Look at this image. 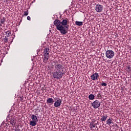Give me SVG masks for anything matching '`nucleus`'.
Here are the masks:
<instances>
[{
  "label": "nucleus",
  "mask_w": 131,
  "mask_h": 131,
  "mask_svg": "<svg viewBox=\"0 0 131 131\" xmlns=\"http://www.w3.org/2000/svg\"><path fill=\"white\" fill-rule=\"evenodd\" d=\"M98 77L99 74L98 73H95L91 75V79H92V80H98Z\"/></svg>",
  "instance_id": "11"
},
{
  "label": "nucleus",
  "mask_w": 131,
  "mask_h": 131,
  "mask_svg": "<svg viewBox=\"0 0 131 131\" xmlns=\"http://www.w3.org/2000/svg\"><path fill=\"white\" fill-rule=\"evenodd\" d=\"M69 22V20L67 18L63 19L61 21H60V23L61 24V26H63V27L64 26H65L64 28L67 30V31L68 30V26H67V25H68Z\"/></svg>",
  "instance_id": "8"
},
{
  "label": "nucleus",
  "mask_w": 131,
  "mask_h": 131,
  "mask_svg": "<svg viewBox=\"0 0 131 131\" xmlns=\"http://www.w3.org/2000/svg\"><path fill=\"white\" fill-rule=\"evenodd\" d=\"M115 55V53L113 50H107L105 52V56L107 59H112L113 57H114V55Z\"/></svg>",
  "instance_id": "6"
},
{
  "label": "nucleus",
  "mask_w": 131,
  "mask_h": 131,
  "mask_svg": "<svg viewBox=\"0 0 131 131\" xmlns=\"http://www.w3.org/2000/svg\"><path fill=\"white\" fill-rule=\"evenodd\" d=\"M94 127H96V125H95V123H90V128H93Z\"/></svg>",
  "instance_id": "19"
},
{
  "label": "nucleus",
  "mask_w": 131,
  "mask_h": 131,
  "mask_svg": "<svg viewBox=\"0 0 131 131\" xmlns=\"http://www.w3.org/2000/svg\"><path fill=\"white\" fill-rule=\"evenodd\" d=\"M97 97L98 98H101V94L100 93H99L98 95H97Z\"/></svg>",
  "instance_id": "28"
},
{
  "label": "nucleus",
  "mask_w": 131,
  "mask_h": 131,
  "mask_svg": "<svg viewBox=\"0 0 131 131\" xmlns=\"http://www.w3.org/2000/svg\"><path fill=\"white\" fill-rule=\"evenodd\" d=\"M0 26H3V25H2V24H0Z\"/></svg>",
  "instance_id": "29"
},
{
  "label": "nucleus",
  "mask_w": 131,
  "mask_h": 131,
  "mask_svg": "<svg viewBox=\"0 0 131 131\" xmlns=\"http://www.w3.org/2000/svg\"><path fill=\"white\" fill-rule=\"evenodd\" d=\"M24 13V16H28V10L25 11Z\"/></svg>",
  "instance_id": "22"
},
{
  "label": "nucleus",
  "mask_w": 131,
  "mask_h": 131,
  "mask_svg": "<svg viewBox=\"0 0 131 131\" xmlns=\"http://www.w3.org/2000/svg\"><path fill=\"white\" fill-rule=\"evenodd\" d=\"M107 118H108V116L103 115L101 116V120L102 122L103 121H106Z\"/></svg>",
  "instance_id": "14"
},
{
  "label": "nucleus",
  "mask_w": 131,
  "mask_h": 131,
  "mask_svg": "<svg viewBox=\"0 0 131 131\" xmlns=\"http://www.w3.org/2000/svg\"><path fill=\"white\" fill-rule=\"evenodd\" d=\"M92 106L94 108V109H97V108H99V107L101 106V103L99 100H95L92 103Z\"/></svg>",
  "instance_id": "9"
},
{
  "label": "nucleus",
  "mask_w": 131,
  "mask_h": 131,
  "mask_svg": "<svg viewBox=\"0 0 131 131\" xmlns=\"http://www.w3.org/2000/svg\"><path fill=\"white\" fill-rule=\"evenodd\" d=\"M53 63H55V71H61V72H65L66 73V71H64V68L63 63H58V61L55 60L53 61Z\"/></svg>",
  "instance_id": "2"
},
{
  "label": "nucleus",
  "mask_w": 131,
  "mask_h": 131,
  "mask_svg": "<svg viewBox=\"0 0 131 131\" xmlns=\"http://www.w3.org/2000/svg\"><path fill=\"white\" fill-rule=\"evenodd\" d=\"M6 34L7 36H8V37H9V36H11V31H6Z\"/></svg>",
  "instance_id": "18"
},
{
  "label": "nucleus",
  "mask_w": 131,
  "mask_h": 131,
  "mask_svg": "<svg viewBox=\"0 0 131 131\" xmlns=\"http://www.w3.org/2000/svg\"><path fill=\"white\" fill-rule=\"evenodd\" d=\"M36 115H37V116H38V114H36Z\"/></svg>",
  "instance_id": "30"
},
{
  "label": "nucleus",
  "mask_w": 131,
  "mask_h": 131,
  "mask_svg": "<svg viewBox=\"0 0 131 131\" xmlns=\"http://www.w3.org/2000/svg\"><path fill=\"white\" fill-rule=\"evenodd\" d=\"M61 104H62V100L58 98L55 101L54 103V107H60V106H61Z\"/></svg>",
  "instance_id": "10"
},
{
  "label": "nucleus",
  "mask_w": 131,
  "mask_h": 131,
  "mask_svg": "<svg viewBox=\"0 0 131 131\" xmlns=\"http://www.w3.org/2000/svg\"><path fill=\"white\" fill-rule=\"evenodd\" d=\"M126 71H127L128 72H130V71H131V67H130V66H128V67H127V68H126Z\"/></svg>",
  "instance_id": "21"
},
{
  "label": "nucleus",
  "mask_w": 131,
  "mask_h": 131,
  "mask_svg": "<svg viewBox=\"0 0 131 131\" xmlns=\"http://www.w3.org/2000/svg\"><path fill=\"white\" fill-rule=\"evenodd\" d=\"M5 22H6V19H5L4 17H3L1 20V24H4Z\"/></svg>",
  "instance_id": "20"
},
{
  "label": "nucleus",
  "mask_w": 131,
  "mask_h": 131,
  "mask_svg": "<svg viewBox=\"0 0 131 131\" xmlns=\"http://www.w3.org/2000/svg\"><path fill=\"white\" fill-rule=\"evenodd\" d=\"M27 20H30V19L31 18H30V16H27Z\"/></svg>",
  "instance_id": "26"
},
{
  "label": "nucleus",
  "mask_w": 131,
  "mask_h": 131,
  "mask_svg": "<svg viewBox=\"0 0 131 131\" xmlns=\"http://www.w3.org/2000/svg\"><path fill=\"white\" fill-rule=\"evenodd\" d=\"M47 103L50 105H53V104H54V99L53 98H48L47 100Z\"/></svg>",
  "instance_id": "13"
},
{
  "label": "nucleus",
  "mask_w": 131,
  "mask_h": 131,
  "mask_svg": "<svg viewBox=\"0 0 131 131\" xmlns=\"http://www.w3.org/2000/svg\"><path fill=\"white\" fill-rule=\"evenodd\" d=\"M89 100H94V99H95V95L93 94H90L89 96Z\"/></svg>",
  "instance_id": "16"
},
{
  "label": "nucleus",
  "mask_w": 131,
  "mask_h": 131,
  "mask_svg": "<svg viewBox=\"0 0 131 131\" xmlns=\"http://www.w3.org/2000/svg\"><path fill=\"white\" fill-rule=\"evenodd\" d=\"M65 72L59 71H55L53 72V77L56 79H61L62 77H63V74H64Z\"/></svg>",
  "instance_id": "4"
},
{
  "label": "nucleus",
  "mask_w": 131,
  "mask_h": 131,
  "mask_svg": "<svg viewBox=\"0 0 131 131\" xmlns=\"http://www.w3.org/2000/svg\"><path fill=\"white\" fill-rule=\"evenodd\" d=\"M20 101H21V102H24L25 101L24 97H20Z\"/></svg>",
  "instance_id": "25"
},
{
  "label": "nucleus",
  "mask_w": 131,
  "mask_h": 131,
  "mask_svg": "<svg viewBox=\"0 0 131 131\" xmlns=\"http://www.w3.org/2000/svg\"><path fill=\"white\" fill-rule=\"evenodd\" d=\"M75 25L77 26H82V25H83V23L82 21H76Z\"/></svg>",
  "instance_id": "15"
},
{
  "label": "nucleus",
  "mask_w": 131,
  "mask_h": 131,
  "mask_svg": "<svg viewBox=\"0 0 131 131\" xmlns=\"http://www.w3.org/2000/svg\"><path fill=\"white\" fill-rule=\"evenodd\" d=\"M4 41L5 43H7V42L9 41V38L7 37V36H5L4 38Z\"/></svg>",
  "instance_id": "17"
},
{
  "label": "nucleus",
  "mask_w": 131,
  "mask_h": 131,
  "mask_svg": "<svg viewBox=\"0 0 131 131\" xmlns=\"http://www.w3.org/2000/svg\"><path fill=\"white\" fill-rule=\"evenodd\" d=\"M101 85H102V86H107V83H102L101 84Z\"/></svg>",
  "instance_id": "24"
},
{
  "label": "nucleus",
  "mask_w": 131,
  "mask_h": 131,
  "mask_svg": "<svg viewBox=\"0 0 131 131\" xmlns=\"http://www.w3.org/2000/svg\"><path fill=\"white\" fill-rule=\"evenodd\" d=\"M104 7L101 4H96L95 5V10L97 13H101L103 12Z\"/></svg>",
  "instance_id": "7"
},
{
  "label": "nucleus",
  "mask_w": 131,
  "mask_h": 131,
  "mask_svg": "<svg viewBox=\"0 0 131 131\" xmlns=\"http://www.w3.org/2000/svg\"><path fill=\"white\" fill-rule=\"evenodd\" d=\"M31 118L32 120L30 121V125H31V126H35L37 122H38L37 117L35 115H32Z\"/></svg>",
  "instance_id": "5"
},
{
  "label": "nucleus",
  "mask_w": 131,
  "mask_h": 131,
  "mask_svg": "<svg viewBox=\"0 0 131 131\" xmlns=\"http://www.w3.org/2000/svg\"><path fill=\"white\" fill-rule=\"evenodd\" d=\"M11 124H12V125H16V122H15V121H11Z\"/></svg>",
  "instance_id": "23"
},
{
  "label": "nucleus",
  "mask_w": 131,
  "mask_h": 131,
  "mask_svg": "<svg viewBox=\"0 0 131 131\" xmlns=\"http://www.w3.org/2000/svg\"><path fill=\"white\" fill-rule=\"evenodd\" d=\"M15 131H20V129L17 128V127H15Z\"/></svg>",
  "instance_id": "27"
},
{
  "label": "nucleus",
  "mask_w": 131,
  "mask_h": 131,
  "mask_svg": "<svg viewBox=\"0 0 131 131\" xmlns=\"http://www.w3.org/2000/svg\"><path fill=\"white\" fill-rule=\"evenodd\" d=\"M54 24L56 27V29L60 31V33L65 35L67 33V30L63 26H61V21L59 19H55Z\"/></svg>",
  "instance_id": "1"
},
{
  "label": "nucleus",
  "mask_w": 131,
  "mask_h": 131,
  "mask_svg": "<svg viewBox=\"0 0 131 131\" xmlns=\"http://www.w3.org/2000/svg\"><path fill=\"white\" fill-rule=\"evenodd\" d=\"M114 122V120L113 118H109L106 121V124H107V125H111V124H113Z\"/></svg>",
  "instance_id": "12"
},
{
  "label": "nucleus",
  "mask_w": 131,
  "mask_h": 131,
  "mask_svg": "<svg viewBox=\"0 0 131 131\" xmlns=\"http://www.w3.org/2000/svg\"><path fill=\"white\" fill-rule=\"evenodd\" d=\"M50 48H45L44 49V51L43 52V62L47 63L48 61L49 60V56H50Z\"/></svg>",
  "instance_id": "3"
}]
</instances>
